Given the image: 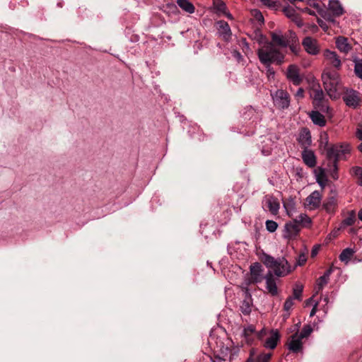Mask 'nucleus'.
<instances>
[{
    "mask_svg": "<svg viewBox=\"0 0 362 362\" xmlns=\"http://www.w3.org/2000/svg\"><path fill=\"white\" fill-rule=\"evenodd\" d=\"M177 4L186 13L192 14L195 11L194 6L189 0H177Z\"/></svg>",
    "mask_w": 362,
    "mask_h": 362,
    "instance_id": "32",
    "label": "nucleus"
},
{
    "mask_svg": "<svg viewBox=\"0 0 362 362\" xmlns=\"http://www.w3.org/2000/svg\"><path fill=\"white\" fill-rule=\"evenodd\" d=\"M317 24L319 25V26L325 31H327V29H328V26L326 24V23L322 20V19H320V18H317Z\"/></svg>",
    "mask_w": 362,
    "mask_h": 362,
    "instance_id": "51",
    "label": "nucleus"
},
{
    "mask_svg": "<svg viewBox=\"0 0 362 362\" xmlns=\"http://www.w3.org/2000/svg\"><path fill=\"white\" fill-rule=\"evenodd\" d=\"M318 305V303L316 302L312 309V310L310 311V316H313L315 315L316 312H317V306Z\"/></svg>",
    "mask_w": 362,
    "mask_h": 362,
    "instance_id": "57",
    "label": "nucleus"
},
{
    "mask_svg": "<svg viewBox=\"0 0 362 362\" xmlns=\"http://www.w3.org/2000/svg\"><path fill=\"white\" fill-rule=\"evenodd\" d=\"M307 261L306 255L304 253H301L298 255L296 265L294 267L296 268V266H302Z\"/></svg>",
    "mask_w": 362,
    "mask_h": 362,
    "instance_id": "46",
    "label": "nucleus"
},
{
    "mask_svg": "<svg viewBox=\"0 0 362 362\" xmlns=\"http://www.w3.org/2000/svg\"><path fill=\"white\" fill-rule=\"evenodd\" d=\"M280 337L278 329L263 328L257 332V338L262 341L264 348L269 349H274L276 347Z\"/></svg>",
    "mask_w": 362,
    "mask_h": 362,
    "instance_id": "4",
    "label": "nucleus"
},
{
    "mask_svg": "<svg viewBox=\"0 0 362 362\" xmlns=\"http://www.w3.org/2000/svg\"><path fill=\"white\" fill-rule=\"evenodd\" d=\"M354 253L355 251L353 249L349 247L346 248L343 250L341 254L339 255V259L341 262H348L351 259V257L354 255Z\"/></svg>",
    "mask_w": 362,
    "mask_h": 362,
    "instance_id": "36",
    "label": "nucleus"
},
{
    "mask_svg": "<svg viewBox=\"0 0 362 362\" xmlns=\"http://www.w3.org/2000/svg\"><path fill=\"white\" fill-rule=\"evenodd\" d=\"M286 76L294 86H299L303 81V77L300 74V69L296 64H291L288 66Z\"/></svg>",
    "mask_w": 362,
    "mask_h": 362,
    "instance_id": "11",
    "label": "nucleus"
},
{
    "mask_svg": "<svg viewBox=\"0 0 362 362\" xmlns=\"http://www.w3.org/2000/svg\"><path fill=\"white\" fill-rule=\"evenodd\" d=\"M315 175L316 182L323 189L327 184V177L325 170L322 168H318L315 170Z\"/></svg>",
    "mask_w": 362,
    "mask_h": 362,
    "instance_id": "28",
    "label": "nucleus"
},
{
    "mask_svg": "<svg viewBox=\"0 0 362 362\" xmlns=\"http://www.w3.org/2000/svg\"><path fill=\"white\" fill-rule=\"evenodd\" d=\"M252 300L249 293H245V298L241 302L240 305V310L241 313L245 315H249L252 311Z\"/></svg>",
    "mask_w": 362,
    "mask_h": 362,
    "instance_id": "25",
    "label": "nucleus"
},
{
    "mask_svg": "<svg viewBox=\"0 0 362 362\" xmlns=\"http://www.w3.org/2000/svg\"><path fill=\"white\" fill-rule=\"evenodd\" d=\"M255 353V349H252L250 351V356L245 362H255V360L254 358Z\"/></svg>",
    "mask_w": 362,
    "mask_h": 362,
    "instance_id": "54",
    "label": "nucleus"
},
{
    "mask_svg": "<svg viewBox=\"0 0 362 362\" xmlns=\"http://www.w3.org/2000/svg\"><path fill=\"white\" fill-rule=\"evenodd\" d=\"M351 152V146L347 143L337 144L327 148V157L329 160L338 163L341 159L346 158V156Z\"/></svg>",
    "mask_w": 362,
    "mask_h": 362,
    "instance_id": "5",
    "label": "nucleus"
},
{
    "mask_svg": "<svg viewBox=\"0 0 362 362\" xmlns=\"http://www.w3.org/2000/svg\"><path fill=\"white\" fill-rule=\"evenodd\" d=\"M266 283V289L268 293L272 296H275L278 294V288L276 286V279L274 277L273 273L269 271L264 276Z\"/></svg>",
    "mask_w": 362,
    "mask_h": 362,
    "instance_id": "13",
    "label": "nucleus"
},
{
    "mask_svg": "<svg viewBox=\"0 0 362 362\" xmlns=\"http://www.w3.org/2000/svg\"><path fill=\"white\" fill-rule=\"evenodd\" d=\"M265 225L267 230L270 233L276 231L278 227L277 223L272 220H267Z\"/></svg>",
    "mask_w": 362,
    "mask_h": 362,
    "instance_id": "41",
    "label": "nucleus"
},
{
    "mask_svg": "<svg viewBox=\"0 0 362 362\" xmlns=\"http://www.w3.org/2000/svg\"><path fill=\"white\" fill-rule=\"evenodd\" d=\"M324 88L330 98L336 100L341 96L340 76L337 71L326 69L322 74Z\"/></svg>",
    "mask_w": 362,
    "mask_h": 362,
    "instance_id": "2",
    "label": "nucleus"
},
{
    "mask_svg": "<svg viewBox=\"0 0 362 362\" xmlns=\"http://www.w3.org/2000/svg\"><path fill=\"white\" fill-rule=\"evenodd\" d=\"M234 56L238 58L241 57V54L238 52L234 54Z\"/></svg>",
    "mask_w": 362,
    "mask_h": 362,
    "instance_id": "61",
    "label": "nucleus"
},
{
    "mask_svg": "<svg viewBox=\"0 0 362 362\" xmlns=\"http://www.w3.org/2000/svg\"><path fill=\"white\" fill-rule=\"evenodd\" d=\"M272 358L271 353H262L259 354L256 358H255V362H269Z\"/></svg>",
    "mask_w": 362,
    "mask_h": 362,
    "instance_id": "40",
    "label": "nucleus"
},
{
    "mask_svg": "<svg viewBox=\"0 0 362 362\" xmlns=\"http://www.w3.org/2000/svg\"><path fill=\"white\" fill-rule=\"evenodd\" d=\"M303 12L304 13H306L310 16H316V11H313L309 7H305L303 9Z\"/></svg>",
    "mask_w": 362,
    "mask_h": 362,
    "instance_id": "55",
    "label": "nucleus"
},
{
    "mask_svg": "<svg viewBox=\"0 0 362 362\" xmlns=\"http://www.w3.org/2000/svg\"><path fill=\"white\" fill-rule=\"evenodd\" d=\"M255 337H257V332L254 325H249L243 328L242 337L245 344L248 345L252 344Z\"/></svg>",
    "mask_w": 362,
    "mask_h": 362,
    "instance_id": "16",
    "label": "nucleus"
},
{
    "mask_svg": "<svg viewBox=\"0 0 362 362\" xmlns=\"http://www.w3.org/2000/svg\"><path fill=\"white\" fill-rule=\"evenodd\" d=\"M310 95L315 101L320 102L324 98V93L320 86H313L310 91Z\"/></svg>",
    "mask_w": 362,
    "mask_h": 362,
    "instance_id": "33",
    "label": "nucleus"
},
{
    "mask_svg": "<svg viewBox=\"0 0 362 362\" xmlns=\"http://www.w3.org/2000/svg\"><path fill=\"white\" fill-rule=\"evenodd\" d=\"M297 25L298 27H301L302 26V23L300 21L298 22L297 23Z\"/></svg>",
    "mask_w": 362,
    "mask_h": 362,
    "instance_id": "64",
    "label": "nucleus"
},
{
    "mask_svg": "<svg viewBox=\"0 0 362 362\" xmlns=\"http://www.w3.org/2000/svg\"><path fill=\"white\" fill-rule=\"evenodd\" d=\"M358 218L362 221V209L361 210H359L358 213Z\"/></svg>",
    "mask_w": 362,
    "mask_h": 362,
    "instance_id": "59",
    "label": "nucleus"
},
{
    "mask_svg": "<svg viewBox=\"0 0 362 362\" xmlns=\"http://www.w3.org/2000/svg\"><path fill=\"white\" fill-rule=\"evenodd\" d=\"M356 221V211L354 210L349 211L347 213V216L344 218L339 224L337 230H344L346 228L353 226Z\"/></svg>",
    "mask_w": 362,
    "mask_h": 362,
    "instance_id": "23",
    "label": "nucleus"
},
{
    "mask_svg": "<svg viewBox=\"0 0 362 362\" xmlns=\"http://www.w3.org/2000/svg\"><path fill=\"white\" fill-rule=\"evenodd\" d=\"M264 5L269 7L274 8L276 5V2L274 0H259Z\"/></svg>",
    "mask_w": 362,
    "mask_h": 362,
    "instance_id": "48",
    "label": "nucleus"
},
{
    "mask_svg": "<svg viewBox=\"0 0 362 362\" xmlns=\"http://www.w3.org/2000/svg\"><path fill=\"white\" fill-rule=\"evenodd\" d=\"M265 205L272 214L276 215L278 214L279 203L276 198L273 197H267L265 199Z\"/></svg>",
    "mask_w": 362,
    "mask_h": 362,
    "instance_id": "26",
    "label": "nucleus"
},
{
    "mask_svg": "<svg viewBox=\"0 0 362 362\" xmlns=\"http://www.w3.org/2000/svg\"><path fill=\"white\" fill-rule=\"evenodd\" d=\"M329 174L332 179L337 180L339 179L338 163L332 161V166L329 170Z\"/></svg>",
    "mask_w": 362,
    "mask_h": 362,
    "instance_id": "38",
    "label": "nucleus"
},
{
    "mask_svg": "<svg viewBox=\"0 0 362 362\" xmlns=\"http://www.w3.org/2000/svg\"><path fill=\"white\" fill-rule=\"evenodd\" d=\"M303 291V286L300 283H296L293 288V298L298 300H302V293Z\"/></svg>",
    "mask_w": 362,
    "mask_h": 362,
    "instance_id": "37",
    "label": "nucleus"
},
{
    "mask_svg": "<svg viewBox=\"0 0 362 362\" xmlns=\"http://www.w3.org/2000/svg\"><path fill=\"white\" fill-rule=\"evenodd\" d=\"M349 173L351 176L356 177L358 179L357 184L359 186H362V168L354 166L350 169Z\"/></svg>",
    "mask_w": 362,
    "mask_h": 362,
    "instance_id": "35",
    "label": "nucleus"
},
{
    "mask_svg": "<svg viewBox=\"0 0 362 362\" xmlns=\"http://www.w3.org/2000/svg\"><path fill=\"white\" fill-rule=\"evenodd\" d=\"M302 45L305 51L310 55H317L320 52V46L317 40L307 36L302 40Z\"/></svg>",
    "mask_w": 362,
    "mask_h": 362,
    "instance_id": "10",
    "label": "nucleus"
},
{
    "mask_svg": "<svg viewBox=\"0 0 362 362\" xmlns=\"http://www.w3.org/2000/svg\"><path fill=\"white\" fill-rule=\"evenodd\" d=\"M307 5L310 8H314L316 12L320 15L323 18L328 21L334 22V18L330 14H328L322 5V2L319 0H307Z\"/></svg>",
    "mask_w": 362,
    "mask_h": 362,
    "instance_id": "12",
    "label": "nucleus"
},
{
    "mask_svg": "<svg viewBox=\"0 0 362 362\" xmlns=\"http://www.w3.org/2000/svg\"><path fill=\"white\" fill-rule=\"evenodd\" d=\"M354 71L356 75L362 79V62H356L354 66Z\"/></svg>",
    "mask_w": 362,
    "mask_h": 362,
    "instance_id": "42",
    "label": "nucleus"
},
{
    "mask_svg": "<svg viewBox=\"0 0 362 362\" xmlns=\"http://www.w3.org/2000/svg\"><path fill=\"white\" fill-rule=\"evenodd\" d=\"M213 1V8L215 10V12L218 15H221L223 12H226L227 9L226 4L222 0H212Z\"/></svg>",
    "mask_w": 362,
    "mask_h": 362,
    "instance_id": "34",
    "label": "nucleus"
},
{
    "mask_svg": "<svg viewBox=\"0 0 362 362\" xmlns=\"http://www.w3.org/2000/svg\"><path fill=\"white\" fill-rule=\"evenodd\" d=\"M296 42H293L289 44V48L291 51L294 53L295 54H298V52L300 51V47L298 45H294Z\"/></svg>",
    "mask_w": 362,
    "mask_h": 362,
    "instance_id": "49",
    "label": "nucleus"
},
{
    "mask_svg": "<svg viewBox=\"0 0 362 362\" xmlns=\"http://www.w3.org/2000/svg\"><path fill=\"white\" fill-rule=\"evenodd\" d=\"M302 159L304 163L309 168H314L317 164V158L314 152L308 148L303 149Z\"/></svg>",
    "mask_w": 362,
    "mask_h": 362,
    "instance_id": "19",
    "label": "nucleus"
},
{
    "mask_svg": "<svg viewBox=\"0 0 362 362\" xmlns=\"http://www.w3.org/2000/svg\"><path fill=\"white\" fill-rule=\"evenodd\" d=\"M358 148L362 153V143L358 146Z\"/></svg>",
    "mask_w": 362,
    "mask_h": 362,
    "instance_id": "62",
    "label": "nucleus"
},
{
    "mask_svg": "<svg viewBox=\"0 0 362 362\" xmlns=\"http://www.w3.org/2000/svg\"><path fill=\"white\" fill-rule=\"evenodd\" d=\"M309 117L312 122L320 127H324L326 124V119L325 116L318 111H311L309 113Z\"/></svg>",
    "mask_w": 362,
    "mask_h": 362,
    "instance_id": "30",
    "label": "nucleus"
},
{
    "mask_svg": "<svg viewBox=\"0 0 362 362\" xmlns=\"http://www.w3.org/2000/svg\"><path fill=\"white\" fill-rule=\"evenodd\" d=\"M221 14L224 15L229 20H233V17L232 14L230 12L228 11V9L226 10V12H223Z\"/></svg>",
    "mask_w": 362,
    "mask_h": 362,
    "instance_id": "56",
    "label": "nucleus"
},
{
    "mask_svg": "<svg viewBox=\"0 0 362 362\" xmlns=\"http://www.w3.org/2000/svg\"><path fill=\"white\" fill-rule=\"evenodd\" d=\"M300 229L301 228L299 226L298 222L293 219L286 223L284 237L289 239L293 238L298 235Z\"/></svg>",
    "mask_w": 362,
    "mask_h": 362,
    "instance_id": "15",
    "label": "nucleus"
},
{
    "mask_svg": "<svg viewBox=\"0 0 362 362\" xmlns=\"http://www.w3.org/2000/svg\"><path fill=\"white\" fill-rule=\"evenodd\" d=\"M257 41L262 45L257 49V54L263 65L281 64L284 62L285 55L274 47L272 42H265V37L259 32L255 33Z\"/></svg>",
    "mask_w": 362,
    "mask_h": 362,
    "instance_id": "1",
    "label": "nucleus"
},
{
    "mask_svg": "<svg viewBox=\"0 0 362 362\" xmlns=\"http://www.w3.org/2000/svg\"><path fill=\"white\" fill-rule=\"evenodd\" d=\"M323 55L329 64L332 65L337 70H339L341 69V62L339 57L335 52L329 49H325Z\"/></svg>",
    "mask_w": 362,
    "mask_h": 362,
    "instance_id": "14",
    "label": "nucleus"
},
{
    "mask_svg": "<svg viewBox=\"0 0 362 362\" xmlns=\"http://www.w3.org/2000/svg\"><path fill=\"white\" fill-rule=\"evenodd\" d=\"M332 272V269L330 268L327 269L322 276L318 278L317 280L316 286L315 287V295L322 291L324 286L328 284Z\"/></svg>",
    "mask_w": 362,
    "mask_h": 362,
    "instance_id": "21",
    "label": "nucleus"
},
{
    "mask_svg": "<svg viewBox=\"0 0 362 362\" xmlns=\"http://www.w3.org/2000/svg\"><path fill=\"white\" fill-rule=\"evenodd\" d=\"M336 46L340 52L345 54H347L351 49V46L348 42V39L342 36H339L336 39Z\"/></svg>",
    "mask_w": 362,
    "mask_h": 362,
    "instance_id": "27",
    "label": "nucleus"
},
{
    "mask_svg": "<svg viewBox=\"0 0 362 362\" xmlns=\"http://www.w3.org/2000/svg\"><path fill=\"white\" fill-rule=\"evenodd\" d=\"M218 30L220 36H221L225 40H228L231 37V30L228 23L224 21H219L217 22Z\"/></svg>",
    "mask_w": 362,
    "mask_h": 362,
    "instance_id": "24",
    "label": "nucleus"
},
{
    "mask_svg": "<svg viewBox=\"0 0 362 362\" xmlns=\"http://www.w3.org/2000/svg\"><path fill=\"white\" fill-rule=\"evenodd\" d=\"M266 68V70H267V77L269 80L271 79H274V75H275V71L274 70V69L272 67V64H269L268 65H264Z\"/></svg>",
    "mask_w": 362,
    "mask_h": 362,
    "instance_id": "45",
    "label": "nucleus"
},
{
    "mask_svg": "<svg viewBox=\"0 0 362 362\" xmlns=\"http://www.w3.org/2000/svg\"><path fill=\"white\" fill-rule=\"evenodd\" d=\"M286 346L287 349L293 354L303 353V339L298 336V332H296L288 337Z\"/></svg>",
    "mask_w": 362,
    "mask_h": 362,
    "instance_id": "9",
    "label": "nucleus"
},
{
    "mask_svg": "<svg viewBox=\"0 0 362 362\" xmlns=\"http://www.w3.org/2000/svg\"><path fill=\"white\" fill-rule=\"evenodd\" d=\"M294 219L301 228H310L312 225V220L306 214H300Z\"/></svg>",
    "mask_w": 362,
    "mask_h": 362,
    "instance_id": "31",
    "label": "nucleus"
},
{
    "mask_svg": "<svg viewBox=\"0 0 362 362\" xmlns=\"http://www.w3.org/2000/svg\"><path fill=\"white\" fill-rule=\"evenodd\" d=\"M251 279L255 283H259L262 281V266L259 262H255L250 266Z\"/></svg>",
    "mask_w": 362,
    "mask_h": 362,
    "instance_id": "20",
    "label": "nucleus"
},
{
    "mask_svg": "<svg viewBox=\"0 0 362 362\" xmlns=\"http://www.w3.org/2000/svg\"><path fill=\"white\" fill-rule=\"evenodd\" d=\"M356 135L359 140L362 141V123L358 124Z\"/></svg>",
    "mask_w": 362,
    "mask_h": 362,
    "instance_id": "52",
    "label": "nucleus"
},
{
    "mask_svg": "<svg viewBox=\"0 0 362 362\" xmlns=\"http://www.w3.org/2000/svg\"><path fill=\"white\" fill-rule=\"evenodd\" d=\"M339 230H337V228L332 232V235L334 236H336L337 235Z\"/></svg>",
    "mask_w": 362,
    "mask_h": 362,
    "instance_id": "60",
    "label": "nucleus"
},
{
    "mask_svg": "<svg viewBox=\"0 0 362 362\" xmlns=\"http://www.w3.org/2000/svg\"><path fill=\"white\" fill-rule=\"evenodd\" d=\"M271 38L273 45L282 47H286L291 42H297V37L295 33L289 31L288 34L283 35L281 31L271 33Z\"/></svg>",
    "mask_w": 362,
    "mask_h": 362,
    "instance_id": "7",
    "label": "nucleus"
},
{
    "mask_svg": "<svg viewBox=\"0 0 362 362\" xmlns=\"http://www.w3.org/2000/svg\"><path fill=\"white\" fill-rule=\"evenodd\" d=\"M295 97L297 99L303 98L304 97V90L302 88H299L295 94Z\"/></svg>",
    "mask_w": 362,
    "mask_h": 362,
    "instance_id": "53",
    "label": "nucleus"
},
{
    "mask_svg": "<svg viewBox=\"0 0 362 362\" xmlns=\"http://www.w3.org/2000/svg\"><path fill=\"white\" fill-rule=\"evenodd\" d=\"M298 141L302 148H309L312 144L310 131L308 128L301 129L299 133Z\"/></svg>",
    "mask_w": 362,
    "mask_h": 362,
    "instance_id": "18",
    "label": "nucleus"
},
{
    "mask_svg": "<svg viewBox=\"0 0 362 362\" xmlns=\"http://www.w3.org/2000/svg\"><path fill=\"white\" fill-rule=\"evenodd\" d=\"M321 301H323L325 305H327L329 302V298L327 296H325L323 298H321Z\"/></svg>",
    "mask_w": 362,
    "mask_h": 362,
    "instance_id": "58",
    "label": "nucleus"
},
{
    "mask_svg": "<svg viewBox=\"0 0 362 362\" xmlns=\"http://www.w3.org/2000/svg\"><path fill=\"white\" fill-rule=\"evenodd\" d=\"M342 99L346 105L350 108L357 109L361 106V93L353 88H344Z\"/></svg>",
    "mask_w": 362,
    "mask_h": 362,
    "instance_id": "6",
    "label": "nucleus"
},
{
    "mask_svg": "<svg viewBox=\"0 0 362 362\" xmlns=\"http://www.w3.org/2000/svg\"><path fill=\"white\" fill-rule=\"evenodd\" d=\"M274 105L279 109L287 108L290 105L289 94L284 90H277L272 94Z\"/></svg>",
    "mask_w": 362,
    "mask_h": 362,
    "instance_id": "8",
    "label": "nucleus"
},
{
    "mask_svg": "<svg viewBox=\"0 0 362 362\" xmlns=\"http://www.w3.org/2000/svg\"><path fill=\"white\" fill-rule=\"evenodd\" d=\"M252 13H253L254 17L258 22H259L261 23H264V17L259 11L254 10Z\"/></svg>",
    "mask_w": 362,
    "mask_h": 362,
    "instance_id": "47",
    "label": "nucleus"
},
{
    "mask_svg": "<svg viewBox=\"0 0 362 362\" xmlns=\"http://www.w3.org/2000/svg\"><path fill=\"white\" fill-rule=\"evenodd\" d=\"M284 206L286 209L288 214L291 216L290 212L295 209V203L293 199H291L288 202H284Z\"/></svg>",
    "mask_w": 362,
    "mask_h": 362,
    "instance_id": "43",
    "label": "nucleus"
},
{
    "mask_svg": "<svg viewBox=\"0 0 362 362\" xmlns=\"http://www.w3.org/2000/svg\"><path fill=\"white\" fill-rule=\"evenodd\" d=\"M322 195L319 191L313 192L305 199V204L310 209H315L320 206Z\"/></svg>",
    "mask_w": 362,
    "mask_h": 362,
    "instance_id": "17",
    "label": "nucleus"
},
{
    "mask_svg": "<svg viewBox=\"0 0 362 362\" xmlns=\"http://www.w3.org/2000/svg\"><path fill=\"white\" fill-rule=\"evenodd\" d=\"M328 9L335 17L341 16L344 13V8L339 0H329Z\"/></svg>",
    "mask_w": 362,
    "mask_h": 362,
    "instance_id": "22",
    "label": "nucleus"
},
{
    "mask_svg": "<svg viewBox=\"0 0 362 362\" xmlns=\"http://www.w3.org/2000/svg\"><path fill=\"white\" fill-rule=\"evenodd\" d=\"M320 245H315L313 246L312 250H311V253H310V256L311 257H315L319 252V250H320Z\"/></svg>",
    "mask_w": 362,
    "mask_h": 362,
    "instance_id": "50",
    "label": "nucleus"
},
{
    "mask_svg": "<svg viewBox=\"0 0 362 362\" xmlns=\"http://www.w3.org/2000/svg\"><path fill=\"white\" fill-rule=\"evenodd\" d=\"M293 297H288L285 303H284V310L286 311H289L290 310H291L293 305Z\"/></svg>",
    "mask_w": 362,
    "mask_h": 362,
    "instance_id": "44",
    "label": "nucleus"
},
{
    "mask_svg": "<svg viewBox=\"0 0 362 362\" xmlns=\"http://www.w3.org/2000/svg\"><path fill=\"white\" fill-rule=\"evenodd\" d=\"M262 262L277 277L286 276L295 269L284 257L274 258L271 255H264Z\"/></svg>",
    "mask_w": 362,
    "mask_h": 362,
    "instance_id": "3",
    "label": "nucleus"
},
{
    "mask_svg": "<svg viewBox=\"0 0 362 362\" xmlns=\"http://www.w3.org/2000/svg\"><path fill=\"white\" fill-rule=\"evenodd\" d=\"M313 332V328L310 325H305L303 326L300 332H298V336L300 339H303L307 338Z\"/></svg>",
    "mask_w": 362,
    "mask_h": 362,
    "instance_id": "39",
    "label": "nucleus"
},
{
    "mask_svg": "<svg viewBox=\"0 0 362 362\" xmlns=\"http://www.w3.org/2000/svg\"><path fill=\"white\" fill-rule=\"evenodd\" d=\"M350 233H356V230H355L354 228H351V229H350Z\"/></svg>",
    "mask_w": 362,
    "mask_h": 362,
    "instance_id": "63",
    "label": "nucleus"
},
{
    "mask_svg": "<svg viewBox=\"0 0 362 362\" xmlns=\"http://www.w3.org/2000/svg\"><path fill=\"white\" fill-rule=\"evenodd\" d=\"M323 209L328 214H334L337 207V201L334 197L327 198L323 203Z\"/></svg>",
    "mask_w": 362,
    "mask_h": 362,
    "instance_id": "29",
    "label": "nucleus"
}]
</instances>
